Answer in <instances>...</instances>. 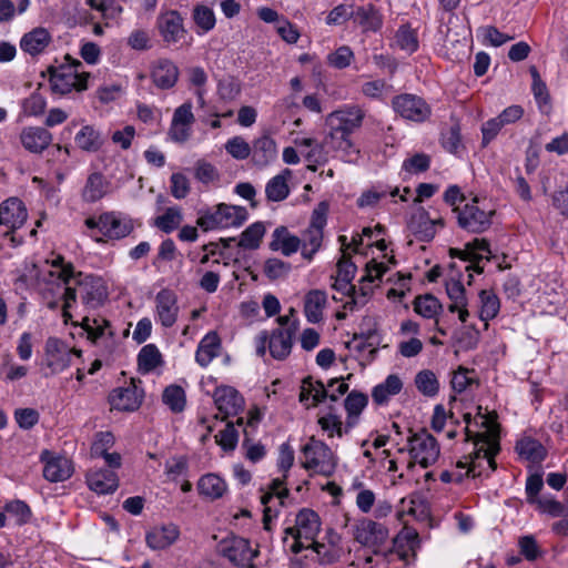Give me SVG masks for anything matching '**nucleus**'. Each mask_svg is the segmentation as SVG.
<instances>
[{"instance_id":"nucleus-40","label":"nucleus","mask_w":568,"mask_h":568,"mask_svg":"<svg viewBox=\"0 0 568 568\" xmlns=\"http://www.w3.org/2000/svg\"><path fill=\"white\" fill-rule=\"evenodd\" d=\"M516 450L521 458L531 463H540L547 455L542 444L530 436L520 438L516 444Z\"/></svg>"},{"instance_id":"nucleus-21","label":"nucleus","mask_w":568,"mask_h":568,"mask_svg":"<svg viewBox=\"0 0 568 568\" xmlns=\"http://www.w3.org/2000/svg\"><path fill=\"white\" fill-rule=\"evenodd\" d=\"M298 329V321H294L286 328H275L271 335H267L268 349L273 358L284 359L292 351L293 337Z\"/></svg>"},{"instance_id":"nucleus-37","label":"nucleus","mask_w":568,"mask_h":568,"mask_svg":"<svg viewBox=\"0 0 568 568\" xmlns=\"http://www.w3.org/2000/svg\"><path fill=\"white\" fill-rule=\"evenodd\" d=\"M72 473V464L65 457H53L43 468L44 478L51 483L64 481L71 477Z\"/></svg>"},{"instance_id":"nucleus-33","label":"nucleus","mask_w":568,"mask_h":568,"mask_svg":"<svg viewBox=\"0 0 568 568\" xmlns=\"http://www.w3.org/2000/svg\"><path fill=\"white\" fill-rule=\"evenodd\" d=\"M270 248L280 251L285 256H291L301 248V239L291 234L285 226H280L272 234Z\"/></svg>"},{"instance_id":"nucleus-25","label":"nucleus","mask_w":568,"mask_h":568,"mask_svg":"<svg viewBox=\"0 0 568 568\" xmlns=\"http://www.w3.org/2000/svg\"><path fill=\"white\" fill-rule=\"evenodd\" d=\"M109 400L113 409L133 412L141 405L142 392L135 384L131 383L126 387H119L112 390Z\"/></svg>"},{"instance_id":"nucleus-44","label":"nucleus","mask_w":568,"mask_h":568,"mask_svg":"<svg viewBox=\"0 0 568 568\" xmlns=\"http://www.w3.org/2000/svg\"><path fill=\"white\" fill-rule=\"evenodd\" d=\"M197 489L201 495L214 500L224 495L226 483L215 474H207L200 478Z\"/></svg>"},{"instance_id":"nucleus-20","label":"nucleus","mask_w":568,"mask_h":568,"mask_svg":"<svg viewBox=\"0 0 568 568\" xmlns=\"http://www.w3.org/2000/svg\"><path fill=\"white\" fill-rule=\"evenodd\" d=\"M27 217V209L18 197H9L0 204V225L8 229L6 235H10L20 229Z\"/></svg>"},{"instance_id":"nucleus-17","label":"nucleus","mask_w":568,"mask_h":568,"mask_svg":"<svg viewBox=\"0 0 568 568\" xmlns=\"http://www.w3.org/2000/svg\"><path fill=\"white\" fill-rule=\"evenodd\" d=\"M393 108L400 116L415 122H423L430 115L429 105L414 94H400L393 99Z\"/></svg>"},{"instance_id":"nucleus-23","label":"nucleus","mask_w":568,"mask_h":568,"mask_svg":"<svg viewBox=\"0 0 568 568\" xmlns=\"http://www.w3.org/2000/svg\"><path fill=\"white\" fill-rule=\"evenodd\" d=\"M223 554L231 562L241 568H254L253 559L258 555V551L252 549L247 539L235 537L223 549Z\"/></svg>"},{"instance_id":"nucleus-51","label":"nucleus","mask_w":568,"mask_h":568,"mask_svg":"<svg viewBox=\"0 0 568 568\" xmlns=\"http://www.w3.org/2000/svg\"><path fill=\"white\" fill-rule=\"evenodd\" d=\"M81 326L87 332L88 337L92 341H97L105 334L113 335L110 331L109 322L101 316H84Z\"/></svg>"},{"instance_id":"nucleus-1","label":"nucleus","mask_w":568,"mask_h":568,"mask_svg":"<svg viewBox=\"0 0 568 568\" xmlns=\"http://www.w3.org/2000/svg\"><path fill=\"white\" fill-rule=\"evenodd\" d=\"M466 423V439L471 442L473 450L456 463L457 468H467L465 474L453 470L443 471L440 479L444 483H460L466 477L481 476L487 469L495 470L497 465L495 456L499 453V425L495 413H483L477 406V414L471 419L469 413L464 414Z\"/></svg>"},{"instance_id":"nucleus-5","label":"nucleus","mask_w":568,"mask_h":568,"mask_svg":"<svg viewBox=\"0 0 568 568\" xmlns=\"http://www.w3.org/2000/svg\"><path fill=\"white\" fill-rule=\"evenodd\" d=\"M303 468L322 476H331L336 469L337 457L332 448L323 440L312 436L303 446Z\"/></svg>"},{"instance_id":"nucleus-14","label":"nucleus","mask_w":568,"mask_h":568,"mask_svg":"<svg viewBox=\"0 0 568 568\" xmlns=\"http://www.w3.org/2000/svg\"><path fill=\"white\" fill-rule=\"evenodd\" d=\"M178 295L170 288H162L154 297V317L165 328L172 327L179 317Z\"/></svg>"},{"instance_id":"nucleus-63","label":"nucleus","mask_w":568,"mask_h":568,"mask_svg":"<svg viewBox=\"0 0 568 568\" xmlns=\"http://www.w3.org/2000/svg\"><path fill=\"white\" fill-rule=\"evenodd\" d=\"M473 374L474 371H469L462 366L458 367V369L454 372L450 381L453 390L457 394L464 393L475 383V378L471 376Z\"/></svg>"},{"instance_id":"nucleus-13","label":"nucleus","mask_w":568,"mask_h":568,"mask_svg":"<svg viewBox=\"0 0 568 568\" xmlns=\"http://www.w3.org/2000/svg\"><path fill=\"white\" fill-rule=\"evenodd\" d=\"M284 474L282 477L274 478L268 490H262L261 504L263 505V524L265 529H270V523L277 516L278 506L283 505L284 499L288 496V489L284 486Z\"/></svg>"},{"instance_id":"nucleus-30","label":"nucleus","mask_w":568,"mask_h":568,"mask_svg":"<svg viewBox=\"0 0 568 568\" xmlns=\"http://www.w3.org/2000/svg\"><path fill=\"white\" fill-rule=\"evenodd\" d=\"M89 488L100 495L111 494L119 486L118 475L112 469L92 470L87 476Z\"/></svg>"},{"instance_id":"nucleus-48","label":"nucleus","mask_w":568,"mask_h":568,"mask_svg":"<svg viewBox=\"0 0 568 568\" xmlns=\"http://www.w3.org/2000/svg\"><path fill=\"white\" fill-rule=\"evenodd\" d=\"M75 144L83 151L95 152L102 145L100 133L91 125H84L74 136Z\"/></svg>"},{"instance_id":"nucleus-54","label":"nucleus","mask_w":568,"mask_h":568,"mask_svg":"<svg viewBox=\"0 0 568 568\" xmlns=\"http://www.w3.org/2000/svg\"><path fill=\"white\" fill-rule=\"evenodd\" d=\"M440 310L442 304L430 294L415 298L414 311L425 318H435L439 314Z\"/></svg>"},{"instance_id":"nucleus-7","label":"nucleus","mask_w":568,"mask_h":568,"mask_svg":"<svg viewBox=\"0 0 568 568\" xmlns=\"http://www.w3.org/2000/svg\"><path fill=\"white\" fill-rule=\"evenodd\" d=\"M320 527L318 515L311 509H302L296 516L295 526L285 530L294 539L292 550L300 552L308 548L320 532Z\"/></svg>"},{"instance_id":"nucleus-41","label":"nucleus","mask_w":568,"mask_h":568,"mask_svg":"<svg viewBox=\"0 0 568 568\" xmlns=\"http://www.w3.org/2000/svg\"><path fill=\"white\" fill-rule=\"evenodd\" d=\"M317 424L327 438H342L352 427L344 426L339 415L335 414L332 408L327 413L322 414Z\"/></svg>"},{"instance_id":"nucleus-64","label":"nucleus","mask_w":568,"mask_h":568,"mask_svg":"<svg viewBox=\"0 0 568 568\" xmlns=\"http://www.w3.org/2000/svg\"><path fill=\"white\" fill-rule=\"evenodd\" d=\"M429 168V156L423 153H417L403 163V169L406 173L412 175H418L426 172Z\"/></svg>"},{"instance_id":"nucleus-4","label":"nucleus","mask_w":568,"mask_h":568,"mask_svg":"<svg viewBox=\"0 0 568 568\" xmlns=\"http://www.w3.org/2000/svg\"><path fill=\"white\" fill-rule=\"evenodd\" d=\"M64 59L70 62L69 65L49 67L48 73L51 89L54 93L65 95L72 90L83 91L88 88L87 81L89 73H78V67L82 63L72 59L69 54Z\"/></svg>"},{"instance_id":"nucleus-15","label":"nucleus","mask_w":568,"mask_h":568,"mask_svg":"<svg viewBox=\"0 0 568 568\" xmlns=\"http://www.w3.org/2000/svg\"><path fill=\"white\" fill-rule=\"evenodd\" d=\"M455 266L454 263L450 265V273L446 280V292L452 302L448 306V311L450 313L457 312L460 322L465 323L469 316L467 297L462 280L463 274L455 271Z\"/></svg>"},{"instance_id":"nucleus-58","label":"nucleus","mask_w":568,"mask_h":568,"mask_svg":"<svg viewBox=\"0 0 568 568\" xmlns=\"http://www.w3.org/2000/svg\"><path fill=\"white\" fill-rule=\"evenodd\" d=\"M109 192V183L105 180H88L82 190L83 200L95 202Z\"/></svg>"},{"instance_id":"nucleus-31","label":"nucleus","mask_w":568,"mask_h":568,"mask_svg":"<svg viewBox=\"0 0 568 568\" xmlns=\"http://www.w3.org/2000/svg\"><path fill=\"white\" fill-rule=\"evenodd\" d=\"M22 145L30 152L41 153L52 140V134L41 126L24 128L20 134Z\"/></svg>"},{"instance_id":"nucleus-27","label":"nucleus","mask_w":568,"mask_h":568,"mask_svg":"<svg viewBox=\"0 0 568 568\" xmlns=\"http://www.w3.org/2000/svg\"><path fill=\"white\" fill-rule=\"evenodd\" d=\"M180 535V530L174 524L154 526L146 532L145 540L151 549L160 550L171 546Z\"/></svg>"},{"instance_id":"nucleus-36","label":"nucleus","mask_w":568,"mask_h":568,"mask_svg":"<svg viewBox=\"0 0 568 568\" xmlns=\"http://www.w3.org/2000/svg\"><path fill=\"white\" fill-rule=\"evenodd\" d=\"M354 23L361 26L364 31H377L382 27V18L372 3L352 9Z\"/></svg>"},{"instance_id":"nucleus-61","label":"nucleus","mask_w":568,"mask_h":568,"mask_svg":"<svg viewBox=\"0 0 568 568\" xmlns=\"http://www.w3.org/2000/svg\"><path fill=\"white\" fill-rule=\"evenodd\" d=\"M6 511L14 518L16 524L21 526L29 521L31 517V509L27 503L16 499L6 504Z\"/></svg>"},{"instance_id":"nucleus-16","label":"nucleus","mask_w":568,"mask_h":568,"mask_svg":"<svg viewBox=\"0 0 568 568\" xmlns=\"http://www.w3.org/2000/svg\"><path fill=\"white\" fill-rule=\"evenodd\" d=\"M213 399L217 414L215 418L221 420L231 416H236L244 407V399L241 394L232 386H219L214 389Z\"/></svg>"},{"instance_id":"nucleus-28","label":"nucleus","mask_w":568,"mask_h":568,"mask_svg":"<svg viewBox=\"0 0 568 568\" xmlns=\"http://www.w3.org/2000/svg\"><path fill=\"white\" fill-rule=\"evenodd\" d=\"M327 306V294L322 290H311L304 296V315L308 323H320Z\"/></svg>"},{"instance_id":"nucleus-35","label":"nucleus","mask_w":568,"mask_h":568,"mask_svg":"<svg viewBox=\"0 0 568 568\" xmlns=\"http://www.w3.org/2000/svg\"><path fill=\"white\" fill-rule=\"evenodd\" d=\"M403 389V382L396 374H390L383 383L377 384L372 390L373 400L377 405H386L390 397L397 395Z\"/></svg>"},{"instance_id":"nucleus-45","label":"nucleus","mask_w":568,"mask_h":568,"mask_svg":"<svg viewBox=\"0 0 568 568\" xmlns=\"http://www.w3.org/2000/svg\"><path fill=\"white\" fill-rule=\"evenodd\" d=\"M163 363L162 355L154 344L144 345L138 354V366L142 374H148Z\"/></svg>"},{"instance_id":"nucleus-29","label":"nucleus","mask_w":568,"mask_h":568,"mask_svg":"<svg viewBox=\"0 0 568 568\" xmlns=\"http://www.w3.org/2000/svg\"><path fill=\"white\" fill-rule=\"evenodd\" d=\"M221 348L222 344L217 333L209 332L202 337L196 347L195 362L201 367H207L220 355Z\"/></svg>"},{"instance_id":"nucleus-3","label":"nucleus","mask_w":568,"mask_h":568,"mask_svg":"<svg viewBox=\"0 0 568 568\" xmlns=\"http://www.w3.org/2000/svg\"><path fill=\"white\" fill-rule=\"evenodd\" d=\"M247 220V211L243 206L221 203L215 207L202 210L197 225L204 231L239 227Z\"/></svg>"},{"instance_id":"nucleus-22","label":"nucleus","mask_w":568,"mask_h":568,"mask_svg":"<svg viewBox=\"0 0 568 568\" xmlns=\"http://www.w3.org/2000/svg\"><path fill=\"white\" fill-rule=\"evenodd\" d=\"M458 224L474 233L485 231L490 225V212L480 210L475 204H465L463 209L456 207Z\"/></svg>"},{"instance_id":"nucleus-32","label":"nucleus","mask_w":568,"mask_h":568,"mask_svg":"<svg viewBox=\"0 0 568 568\" xmlns=\"http://www.w3.org/2000/svg\"><path fill=\"white\" fill-rule=\"evenodd\" d=\"M327 398V389L321 381H315L308 376L303 379L300 402L306 407H315Z\"/></svg>"},{"instance_id":"nucleus-34","label":"nucleus","mask_w":568,"mask_h":568,"mask_svg":"<svg viewBox=\"0 0 568 568\" xmlns=\"http://www.w3.org/2000/svg\"><path fill=\"white\" fill-rule=\"evenodd\" d=\"M50 41L51 36L47 29L36 28L22 37L20 47L24 52L37 55L49 45Z\"/></svg>"},{"instance_id":"nucleus-50","label":"nucleus","mask_w":568,"mask_h":568,"mask_svg":"<svg viewBox=\"0 0 568 568\" xmlns=\"http://www.w3.org/2000/svg\"><path fill=\"white\" fill-rule=\"evenodd\" d=\"M323 232L308 226L301 240L302 256L311 262L322 246Z\"/></svg>"},{"instance_id":"nucleus-19","label":"nucleus","mask_w":568,"mask_h":568,"mask_svg":"<svg viewBox=\"0 0 568 568\" xmlns=\"http://www.w3.org/2000/svg\"><path fill=\"white\" fill-rule=\"evenodd\" d=\"M364 116L365 113L361 108L349 106L329 113L326 118V125L331 130H341L351 135L361 128Z\"/></svg>"},{"instance_id":"nucleus-8","label":"nucleus","mask_w":568,"mask_h":568,"mask_svg":"<svg viewBox=\"0 0 568 568\" xmlns=\"http://www.w3.org/2000/svg\"><path fill=\"white\" fill-rule=\"evenodd\" d=\"M75 300L79 297L89 310L100 307L108 297L106 286L101 277L90 274H73Z\"/></svg>"},{"instance_id":"nucleus-59","label":"nucleus","mask_w":568,"mask_h":568,"mask_svg":"<svg viewBox=\"0 0 568 568\" xmlns=\"http://www.w3.org/2000/svg\"><path fill=\"white\" fill-rule=\"evenodd\" d=\"M263 272L272 281L284 278L291 272V264L280 258L272 257L265 261Z\"/></svg>"},{"instance_id":"nucleus-11","label":"nucleus","mask_w":568,"mask_h":568,"mask_svg":"<svg viewBox=\"0 0 568 568\" xmlns=\"http://www.w3.org/2000/svg\"><path fill=\"white\" fill-rule=\"evenodd\" d=\"M85 225L89 229H98L103 235L110 239L125 237L133 230L131 219L116 212L104 213L100 215L98 220L89 217L85 220Z\"/></svg>"},{"instance_id":"nucleus-62","label":"nucleus","mask_w":568,"mask_h":568,"mask_svg":"<svg viewBox=\"0 0 568 568\" xmlns=\"http://www.w3.org/2000/svg\"><path fill=\"white\" fill-rule=\"evenodd\" d=\"M215 440L223 450H234L239 442V433L234 424L229 422L225 428L215 435Z\"/></svg>"},{"instance_id":"nucleus-9","label":"nucleus","mask_w":568,"mask_h":568,"mask_svg":"<svg viewBox=\"0 0 568 568\" xmlns=\"http://www.w3.org/2000/svg\"><path fill=\"white\" fill-rule=\"evenodd\" d=\"M449 255L470 263L465 266V270L468 272V284L473 280L471 271L478 274L483 273L484 268L479 265L480 261H490L493 258L490 245L485 239H475L467 243L463 250L450 248Z\"/></svg>"},{"instance_id":"nucleus-57","label":"nucleus","mask_w":568,"mask_h":568,"mask_svg":"<svg viewBox=\"0 0 568 568\" xmlns=\"http://www.w3.org/2000/svg\"><path fill=\"white\" fill-rule=\"evenodd\" d=\"M182 221L181 211L178 207H169L162 215L155 219V225L165 233L174 231Z\"/></svg>"},{"instance_id":"nucleus-12","label":"nucleus","mask_w":568,"mask_h":568,"mask_svg":"<svg viewBox=\"0 0 568 568\" xmlns=\"http://www.w3.org/2000/svg\"><path fill=\"white\" fill-rule=\"evenodd\" d=\"M408 447L410 457L424 468L436 463L439 457V445L436 438L426 430L412 435Z\"/></svg>"},{"instance_id":"nucleus-10","label":"nucleus","mask_w":568,"mask_h":568,"mask_svg":"<svg viewBox=\"0 0 568 568\" xmlns=\"http://www.w3.org/2000/svg\"><path fill=\"white\" fill-rule=\"evenodd\" d=\"M418 547L419 538L417 531L410 528H404L395 537L393 549L385 552L374 550V554L382 557V564H389L397 558L404 561L405 566H407L410 558L416 556Z\"/></svg>"},{"instance_id":"nucleus-46","label":"nucleus","mask_w":568,"mask_h":568,"mask_svg":"<svg viewBox=\"0 0 568 568\" xmlns=\"http://www.w3.org/2000/svg\"><path fill=\"white\" fill-rule=\"evenodd\" d=\"M417 390L426 397H435L439 393V381L436 374L430 369L419 371L414 379Z\"/></svg>"},{"instance_id":"nucleus-56","label":"nucleus","mask_w":568,"mask_h":568,"mask_svg":"<svg viewBox=\"0 0 568 568\" xmlns=\"http://www.w3.org/2000/svg\"><path fill=\"white\" fill-rule=\"evenodd\" d=\"M163 402L168 405L173 412H182L185 406V394L182 387L176 385H171L166 387L163 392Z\"/></svg>"},{"instance_id":"nucleus-53","label":"nucleus","mask_w":568,"mask_h":568,"mask_svg":"<svg viewBox=\"0 0 568 568\" xmlns=\"http://www.w3.org/2000/svg\"><path fill=\"white\" fill-rule=\"evenodd\" d=\"M300 146H305V148H310L311 150L305 154V160H306V168L307 170H310L311 172H316L318 166H323L322 171L320 172V175L322 176L325 171H324V164H321L318 159L321 158L322 155V150L324 149L323 148V143L320 144L317 143L316 140L314 139H311V138H304L302 139L300 142H298Z\"/></svg>"},{"instance_id":"nucleus-49","label":"nucleus","mask_w":568,"mask_h":568,"mask_svg":"<svg viewBox=\"0 0 568 568\" xmlns=\"http://www.w3.org/2000/svg\"><path fill=\"white\" fill-rule=\"evenodd\" d=\"M480 312L479 317L484 322L495 318L500 310L498 296L491 290H483L479 293Z\"/></svg>"},{"instance_id":"nucleus-24","label":"nucleus","mask_w":568,"mask_h":568,"mask_svg":"<svg viewBox=\"0 0 568 568\" xmlns=\"http://www.w3.org/2000/svg\"><path fill=\"white\" fill-rule=\"evenodd\" d=\"M158 28L163 41L176 43L184 39L186 30L183 26V18L178 11H168L158 17Z\"/></svg>"},{"instance_id":"nucleus-39","label":"nucleus","mask_w":568,"mask_h":568,"mask_svg":"<svg viewBox=\"0 0 568 568\" xmlns=\"http://www.w3.org/2000/svg\"><path fill=\"white\" fill-rule=\"evenodd\" d=\"M251 153L256 165L265 166L276 159V144L273 139L263 135L255 140Z\"/></svg>"},{"instance_id":"nucleus-52","label":"nucleus","mask_w":568,"mask_h":568,"mask_svg":"<svg viewBox=\"0 0 568 568\" xmlns=\"http://www.w3.org/2000/svg\"><path fill=\"white\" fill-rule=\"evenodd\" d=\"M265 231V226L262 222L251 224L242 232L239 246L245 250H256L260 246Z\"/></svg>"},{"instance_id":"nucleus-18","label":"nucleus","mask_w":568,"mask_h":568,"mask_svg":"<svg viewBox=\"0 0 568 568\" xmlns=\"http://www.w3.org/2000/svg\"><path fill=\"white\" fill-rule=\"evenodd\" d=\"M354 538L366 547L377 548L387 540L388 529L381 523L362 518L354 526Z\"/></svg>"},{"instance_id":"nucleus-55","label":"nucleus","mask_w":568,"mask_h":568,"mask_svg":"<svg viewBox=\"0 0 568 568\" xmlns=\"http://www.w3.org/2000/svg\"><path fill=\"white\" fill-rule=\"evenodd\" d=\"M386 270L387 267L384 265V263L372 261L366 264L365 274L361 278L359 291L362 292V295L366 296L369 294L372 290L371 284L376 280H379Z\"/></svg>"},{"instance_id":"nucleus-42","label":"nucleus","mask_w":568,"mask_h":568,"mask_svg":"<svg viewBox=\"0 0 568 568\" xmlns=\"http://www.w3.org/2000/svg\"><path fill=\"white\" fill-rule=\"evenodd\" d=\"M323 148L342 151L346 155L358 152L351 140V135L341 130L335 131L329 129L323 140Z\"/></svg>"},{"instance_id":"nucleus-26","label":"nucleus","mask_w":568,"mask_h":568,"mask_svg":"<svg viewBox=\"0 0 568 568\" xmlns=\"http://www.w3.org/2000/svg\"><path fill=\"white\" fill-rule=\"evenodd\" d=\"M151 78L159 89H171L178 82L179 68L169 59H159L152 64Z\"/></svg>"},{"instance_id":"nucleus-2","label":"nucleus","mask_w":568,"mask_h":568,"mask_svg":"<svg viewBox=\"0 0 568 568\" xmlns=\"http://www.w3.org/2000/svg\"><path fill=\"white\" fill-rule=\"evenodd\" d=\"M52 267L53 270L49 272L41 293L48 307L52 310L57 308L62 302V314L64 321L68 322L72 317L70 310L75 304L74 268L72 264L64 263L62 256L53 260Z\"/></svg>"},{"instance_id":"nucleus-43","label":"nucleus","mask_w":568,"mask_h":568,"mask_svg":"<svg viewBox=\"0 0 568 568\" xmlns=\"http://www.w3.org/2000/svg\"><path fill=\"white\" fill-rule=\"evenodd\" d=\"M367 404L368 397L364 393L352 390L347 395L344 402L347 413V427H354L357 424L358 417Z\"/></svg>"},{"instance_id":"nucleus-6","label":"nucleus","mask_w":568,"mask_h":568,"mask_svg":"<svg viewBox=\"0 0 568 568\" xmlns=\"http://www.w3.org/2000/svg\"><path fill=\"white\" fill-rule=\"evenodd\" d=\"M80 349L70 347L67 342L49 337L43 348L42 365L50 375H57L65 371L72 362L73 356H81Z\"/></svg>"},{"instance_id":"nucleus-47","label":"nucleus","mask_w":568,"mask_h":568,"mask_svg":"<svg viewBox=\"0 0 568 568\" xmlns=\"http://www.w3.org/2000/svg\"><path fill=\"white\" fill-rule=\"evenodd\" d=\"M355 266L352 263H339L337 265V276L333 283V288L346 295H353L356 292L352 284Z\"/></svg>"},{"instance_id":"nucleus-38","label":"nucleus","mask_w":568,"mask_h":568,"mask_svg":"<svg viewBox=\"0 0 568 568\" xmlns=\"http://www.w3.org/2000/svg\"><path fill=\"white\" fill-rule=\"evenodd\" d=\"M437 222L439 220H432L428 213L422 210L412 216L409 229L420 241L428 242L436 234Z\"/></svg>"},{"instance_id":"nucleus-60","label":"nucleus","mask_w":568,"mask_h":568,"mask_svg":"<svg viewBox=\"0 0 568 568\" xmlns=\"http://www.w3.org/2000/svg\"><path fill=\"white\" fill-rule=\"evenodd\" d=\"M395 39L397 45L408 53H413L418 49L416 32L407 26H402L397 30Z\"/></svg>"}]
</instances>
